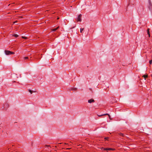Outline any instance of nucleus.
Segmentation results:
<instances>
[{"label": "nucleus", "mask_w": 152, "mask_h": 152, "mask_svg": "<svg viewBox=\"0 0 152 152\" xmlns=\"http://www.w3.org/2000/svg\"><path fill=\"white\" fill-rule=\"evenodd\" d=\"M148 34L149 36H150V34H149V29H148Z\"/></svg>", "instance_id": "ddd939ff"}, {"label": "nucleus", "mask_w": 152, "mask_h": 152, "mask_svg": "<svg viewBox=\"0 0 152 152\" xmlns=\"http://www.w3.org/2000/svg\"><path fill=\"white\" fill-rule=\"evenodd\" d=\"M99 117H100V116H103V115L102 114V115H98Z\"/></svg>", "instance_id": "6ab92c4d"}, {"label": "nucleus", "mask_w": 152, "mask_h": 152, "mask_svg": "<svg viewBox=\"0 0 152 152\" xmlns=\"http://www.w3.org/2000/svg\"><path fill=\"white\" fill-rule=\"evenodd\" d=\"M5 105H6V106H7V107H8L9 106H8V105L7 104H6Z\"/></svg>", "instance_id": "aec40b11"}, {"label": "nucleus", "mask_w": 152, "mask_h": 152, "mask_svg": "<svg viewBox=\"0 0 152 152\" xmlns=\"http://www.w3.org/2000/svg\"><path fill=\"white\" fill-rule=\"evenodd\" d=\"M94 102V100L93 99H91L88 100V102L89 103H91L92 102Z\"/></svg>", "instance_id": "20e7f679"}, {"label": "nucleus", "mask_w": 152, "mask_h": 152, "mask_svg": "<svg viewBox=\"0 0 152 152\" xmlns=\"http://www.w3.org/2000/svg\"><path fill=\"white\" fill-rule=\"evenodd\" d=\"M58 28H53L52 29V31H56V30Z\"/></svg>", "instance_id": "9d476101"}, {"label": "nucleus", "mask_w": 152, "mask_h": 152, "mask_svg": "<svg viewBox=\"0 0 152 152\" xmlns=\"http://www.w3.org/2000/svg\"><path fill=\"white\" fill-rule=\"evenodd\" d=\"M118 134L120 136H124V134L122 133H119Z\"/></svg>", "instance_id": "0eeeda50"}, {"label": "nucleus", "mask_w": 152, "mask_h": 152, "mask_svg": "<svg viewBox=\"0 0 152 152\" xmlns=\"http://www.w3.org/2000/svg\"><path fill=\"white\" fill-rule=\"evenodd\" d=\"M59 18H57V19H58Z\"/></svg>", "instance_id": "4be33fe9"}, {"label": "nucleus", "mask_w": 152, "mask_h": 152, "mask_svg": "<svg viewBox=\"0 0 152 152\" xmlns=\"http://www.w3.org/2000/svg\"><path fill=\"white\" fill-rule=\"evenodd\" d=\"M101 149L104 151H106L107 150V149H106V148H104L103 147H102L101 148Z\"/></svg>", "instance_id": "6e6552de"}, {"label": "nucleus", "mask_w": 152, "mask_h": 152, "mask_svg": "<svg viewBox=\"0 0 152 152\" xmlns=\"http://www.w3.org/2000/svg\"><path fill=\"white\" fill-rule=\"evenodd\" d=\"M109 114H108V113H105V114H102L103 115V116H104V115H108Z\"/></svg>", "instance_id": "2eb2a0df"}, {"label": "nucleus", "mask_w": 152, "mask_h": 152, "mask_svg": "<svg viewBox=\"0 0 152 152\" xmlns=\"http://www.w3.org/2000/svg\"><path fill=\"white\" fill-rule=\"evenodd\" d=\"M149 4V8L150 9H151V7L152 6V3L150 0H149L148 1Z\"/></svg>", "instance_id": "7ed1b4c3"}, {"label": "nucleus", "mask_w": 152, "mask_h": 152, "mask_svg": "<svg viewBox=\"0 0 152 152\" xmlns=\"http://www.w3.org/2000/svg\"><path fill=\"white\" fill-rule=\"evenodd\" d=\"M24 60H26L28 58V57H24Z\"/></svg>", "instance_id": "4468645a"}, {"label": "nucleus", "mask_w": 152, "mask_h": 152, "mask_svg": "<svg viewBox=\"0 0 152 152\" xmlns=\"http://www.w3.org/2000/svg\"><path fill=\"white\" fill-rule=\"evenodd\" d=\"M106 149H107L106 151L108 150H114V149L110 148H106Z\"/></svg>", "instance_id": "39448f33"}, {"label": "nucleus", "mask_w": 152, "mask_h": 152, "mask_svg": "<svg viewBox=\"0 0 152 152\" xmlns=\"http://www.w3.org/2000/svg\"><path fill=\"white\" fill-rule=\"evenodd\" d=\"M108 138V137H106L104 138L105 140H107Z\"/></svg>", "instance_id": "a211bd4d"}, {"label": "nucleus", "mask_w": 152, "mask_h": 152, "mask_svg": "<svg viewBox=\"0 0 152 152\" xmlns=\"http://www.w3.org/2000/svg\"><path fill=\"white\" fill-rule=\"evenodd\" d=\"M70 149V148H67V149Z\"/></svg>", "instance_id": "412c9836"}, {"label": "nucleus", "mask_w": 152, "mask_h": 152, "mask_svg": "<svg viewBox=\"0 0 152 152\" xmlns=\"http://www.w3.org/2000/svg\"><path fill=\"white\" fill-rule=\"evenodd\" d=\"M5 53L6 55H9L14 54V53L13 52L10 51L9 50H5Z\"/></svg>", "instance_id": "f257e3e1"}, {"label": "nucleus", "mask_w": 152, "mask_h": 152, "mask_svg": "<svg viewBox=\"0 0 152 152\" xmlns=\"http://www.w3.org/2000/svg\"><path fill=\"white\" fill-rule=\"evenodd\" d=\"M28 91L31 94H32V93L33 92H36V91L33 92L32 91H31V90H30V89L28 90Z\"/></svg>", "instance_id": "423d86ee"}, {"label": "nucleus", "mask_w": 152, "mask_h": 152, "mask_svg": "<svg viewBox=\"0 0 152 152\" xmlns=\"http://www.w3.org/2000/svg\"><path fill=\"white\" fill-rule=\"evenodd\" d=\"M82 16V15L81 14L79 15L77 17V21L80 22L81 21V17Z\"/></svg>", "instance_id": "f03ea898"}, {"label": "nucleus", "mask_w": 152, "mask_h": 152, "mask_svg": "<svg viewBox=\"0 0 152 152\" xmlns=\"http://www.w3.org/2000/svg\"><path fill=\"white\" fill-rule=\"evenodd\" d=\"M108 116H109V119L110 120L112 119L111 118H110V115L109 114V115H108Z\"/></svg>", "instance_id": "dca6fc26"}, {"label": "nucleus", "mask_w": 152, "mask_h": 152, "mask_svg": "<svg viewBox=\"0 0 152 152\" xmlns=\"http://www.w3.org/2000/svg\"><path fill=\"white\" fill-rule=\"evenodd\" d=\"M149 63L150 64H151L152 63V60H150L149 61Z\"/></svg>", "instance_id": "f8f14e48"}, {"label": "nucleus", "mask_w": 152, "mask_h": 152, "mask_svg": "<svg viewBox=\"0 0 152 152\" xmlns=\"http://www.w3.org/2000/svg\"><path fill=\"white\" fill-rule=\"evenodd\" d=\"M83 29H84L83 28H81L80 29V33H82V31L83 30Z\"/></svg>", "instance_id": "9b49d317"}, {"label": "nucleus", "mask_w": 152, "mask_h": 152, "mask_svg": "<svg viewBox=\"0 0 152 152\" xmlns=\"http://www.w3.org/2000/svg\"><path fill=\"white\" fill-rule=\"evenodd\" d=\"M143 77L145 78H146L147 77H148V75H143Z\"/></svg>", "instance_id": "1a4fd4ad"}, {"label": "nucleus", "mask_w": 152, "mask_h": 152, "mask_svg": "<svg viewBox=\"0 0 152 152\" xmlns=\"http://www.w3.org/2000/svg\"><path fill=\"white\" fill-rule=\"evenodd\" d=\"M15 36L17 37H18V35L17 34H15Z\"/></svg>", "instance_id": "f3484780"}]
</instances>
